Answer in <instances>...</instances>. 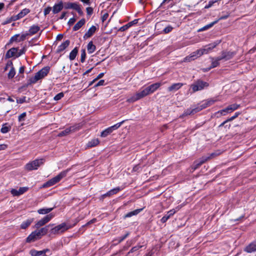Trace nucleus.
<instances>
[{
    "mask_svg": "<svg viewBox=\"0 0 256 256\" xmlns=\"http://www.w3.org/2000/svg\"><path fill=\"white\" fill-rule=\"evenodd\" d=\"M70 170V168H68L67 170L60 172L56 176L44 183L42 186V188H48L56 184L59 182L62 178L66 176L68 172Z\"/></svg>",
    "mask_w": 256,
    "mask_h": 256,
    "instance_id": "obj_1",
    "label": "nucleus"
},
{
    "mask_svg": "<svg viewBox=\"0 0 256 256\" xmlns=\"http://www.w3.org/2000/svg\"><path fill=\"white\" fill-rule=\"evenodd\" d=\"M72 228V226L62 222L54 227H52L50 230V234H58L63 233L68 230Z\"/></svg>",
    "mask_w": 256,
    "mask_h": 256,
    "instance_id": "obj_2",
    "label": "nucleus"
},
{
    "mask_svg": "<svg viewBox=\"0 0 256 256\" xmlns=\"http://www.w3.org/2000/svg\"><path fill=\"white\" fill-rule=\"evenodd\" d=\"M44 162V158L36 159L28 163L25 167L28 170H37L40 166L42 165Z\"/></svg>",
    "mask_w": 256,
    "mask_h": 256,
    "instance_id": "obj_3",
    "label": "nucleus"
},
{
    "mask_svg": "<svg viewBox=\"0 0 256 256\" xmlns=\"http://www.w3.org/2000/svg\"><path fill=\"white\" fill-rule=\"evenodd\" d=\"M208 86L209 84L208 82H204L200 80H198L192 84L190 87L192 88L193 92H196L198 90H201L204 88L208 87Z\"/></svg>",
    "mask_w": 256,
    "mask_h": 256,
    "instance_id": "obj_4",
    "label": "nucleus"
},
{
    "mask_svg": "<svg viewBox=\"0 0 256 256\" xmlns=\"http://www.w3.org/2000/svg\"><path fill=\"white\" fill-rule=\"evenodd\" d=\"M148 94L147 89L146 88L143 90H140L139 92H137L134 96L128 98V102H133Z\"/></svg>",
    "mask_w": 256,
    "mask_h": 256,
    "instance_id": "obj_5",
    "label": "nucleus"
},
{
    "mask_svg": "<svg viewBox=\"0 0 256 256\" xmlns=\"http://www.w3.org/2000/svg\"><path fill=\"white\" fill-rule=\"evenodd\" d=\"M126 120H124L121 122L114 124L112 126L108 128L101 132L100 136L102 138L107 136L108 135L110 134L114 130L118 128Z\"/></svg>",
    "mask_w": 256,
    "mask_h": 256,
    "instance_id": "obj_6",
    "label": "nucleus"
},
{
    "mask_svg": "<svg viewBox=\"0 0 256 256\" xmlns=\"http://www.w3.org/2000/svg\"><path fill=\"white\" fill-rule=\"evenodd\" d=\"M54 215L52 213L47 214L37 222L34 227L37 229L39 228L40 226H43L46 224L50 222L54 217Z\"/></svg>",
    "mask_w": 256,
    "mask_h": 256,
    "instance_id": "obj_7",
    "label": "nucleus"
},
{
    "mask_svg": "<svg viewBox=\"0 0 256 256\" xmlns=\"http://www.w3.org/2000/svg\"><path fill=\"white\" fill-rule=\"evenodd\" d=\"M40 233L36 230L32 232L26 238V242L28 243H30L34 242L37 240H38L42 238L40 234Z\"/></svg>",
    "mask_w": 256,
    "mask_h": 256,
    "instance_id": "obj_8",
    "label": "nucleus"
},
{
    "mask_svg": "<svg viewBox=\"0 0 256 256\" xmlns=\"http://www.w3.org/2000/svg\"><path fill=\"white\" fill-rule=\"evenodd\" d=\"M208 54V51H206L204 48L198 50L196 51L192 52L188 58H186V59L188 58V60H194L196 58L202 56L204 54Z\"/></svg>",
    "mask_w": 256,
    "mask_h": 256,
    "instance_id": "obj_9",
    "label": "nucleus"
},
{
    "mask_svg": "<svg viewBox=\"0 0 256 256\" xmlns=\"http://www.w3.org/2000/svg\"><path fill=\"white\" fill-rule=\"evenodd\" d=\"M236 54L234 52L223 50L221 52V56H220L222 60L226 61L232 59Z\"/></svg>",
    "mask_w": 256,
    "mask_h": 256,
    "instance_id": "obj_10",
    "label": "nucleus"
},
{
    "mask_svg": "<svg viewBox=\"0 0 256 256\" xmlns=\"http://www.w3.org/2000/svg\"><path fill=\"white\" fill-rule=\"evenodd\" d=\"M208 160V158H201L198 160H195L192 166L193 171L198 168L201 165Z\"/></svg>",
    "mask_w": 256,
    "mask_h": 256,
    "instance_id": "obj_11",
    "label": "nucleus"
},
{
    "mask_svg": "<svg viewBox=\"0 0 256 256\" xmlns=\"http://www.w3.org/2000/svg\"><path fill=\"white\" fill-rule=\"evenodd\" d=\"M50 67L49 66H46L43 68L42 69L40 70L36 74L40 78V80L44 78L49 73L50 70Z\"/></svg>",
    "mask_w": 256,
    "mask_h": 256,
    "instance_id": "obj_12",
    "label": "nucleus"
},
{
    "mask_svg": "<svg viewBox=\"0 0 256 256\" xmlns=\"http://www.w3.org/2000/svg\"><path fill=\"white\" fill-rule=\"evenodd\" d=\"M18 50V48H12L8 50L5 55V59L10 58L13 56L16 58L17 52Z\"/></svg>",
    "mask_w": 256,
    "mask_h": 256,
    "instance_id": "obj_13",
    "label": "nucleus"
},
{
    "mask_svg": "<svg viewBox=\"0 0 256 256\" xmlns=\"http://www.w3.org/2000/svg\"><path fill=\"white\" fill-rule=\"evenodd\" d=\"M162 85V83L161 82H156L147 86L146 88L147 89L148 94H150L154 92Z\"/></svg>",
    "mask_w": 256,
    "mask_h": 256,
    "instance_id": "obj_14",
    "label": "nucleus"
},
{
    "mask_svg": "<svg viewBox=\"0 0 256 256\" xmlns=\"http://www.w3.org/2000/svg\"><path fill=\"white\" fill-rule=\"evenodd\" d=\"M54 226V224H49L46 226L37 230L39 232V233H40V236H41L42 237V236L46 235L48 232H50V228Z\"/></svg>",
    "mask_w": 256,
    "mask_h": 256,
    "instance_id": "obj_15",
    "label": "nucleus"
},
{
    "mask_svg": "<svg viewBox=\"0 0 256 256\" xmlns=\"http://www.w3.org/2000/svg\"><path fill=\"white\" fill-rule=\"evenodd\" d=\"M97 28L94 26H92L88 30V31L84 34V38L87 39L90 38L96 32Z\"/></svg>",
    "mask_w": 256,
    "mask_h": 256,
    "instance_id": "obj_16",
    "label": "nucleus"
},
{
    "mask_svg": "<svg viewBox=\"0 0 256 256\" xmlns=\"http://www.w3.org/2000/svg\"><path fill=\"white\" fill-rule=\"evenodd\" d=\"M176 212L174 209H172L166 212V214L161 218L160 221L162 223H165L170 216H173Z\"/></svg>",
    "mask_w": 256,
    "mask_h": 256,
    "instance_id": "obj_17",
    "label": "nucleus"
},
{
    "mask_svg": "<svg viewBox=\"0 0 256 256\" xmlns=\"http://www.w3.org/2000/svg\"><path fill=\"white\" fill-rule=\"evenodd\" d=\"M64 8L63 2L60 1L58 4H56L52 8V12L54 14H58Z\"/></svg>",
    "mask_w": 256,
    "mask_h": 256,
    "instance_id": "obj_18",
    "label": "nucleus"
},
{
    "mask_svg": "<svg viewBox=\"0 0 256 256\" xmlns=\"http://www.w3.org/2000/svg\"><path fill=\"white\" fill-rule=\"evenodd\" d=\"M70 44V40H66L60 46H59L56 50V53H60L64 51L66 48H67Z\"/></svg>",
    "mask_w": 256,
    "mask_h": 256,
    "instance_id": "obj_19",
    "label": "nucleus"
},
{
    "mask_svg": "<svg viewBox=\"0 0 256 256\" xmlns=\"http://www.w3.org/2000/svg\"><path fill=\"white\" fill-rule=\"evenodd\" d=\"M184 86V84L181 82L174 83L168 88L169 92H176Z\"/></svg>",
    "mask_w": 256,
    "mask_h": 256,
    "instance_id": "obj_20",
    "label": "nucleus"
},
{
    "mask_svg": "<svg viewBox=\"0 0 256 256\" xmlns=\"http://www.w3.org/2000/svg\"><path fill=\"white\" fill-rule=\"evenodd\" d=\"M244 250L248 253L256 251V242H252L246 246Z\"/></svg>",
    "mask_w": 256,
    "mask_h": 256,
    "instance_id": "obj_21",
    "label": "nucleus"
},
{
    "mask_svg": "<svg viewBox=\"0 0 256 256\" xmlns=\"http://www.w3.org/2000/svg\"><path fill=\"white\" fill-rule=\"evenodd\" d=\"M221 40H217L214 42L210 44L208 46H205L204 48V49L208 51V53L210 51L212 50L213 48H216L218 44H219L221 42Z\"/></svg>",
    "mask_w": 256,
    "mask_h": 256,
    "instance_id": "obj_22",
    "label": "nucleus"
},
{
    "mask_svg": "<svg viewBox=\"0 0 256 256\" xmlns=\"http://www.w3.org/2000/svg\"><path fill=\"white\" fill-rule=\"evenodd\" d=\"M82 126L83 124L80 122L68 127L69 130H70V134L79 130L82 128Z\"/></svg>",
    "mask_w": 256,
    "mask_h": 256,
    "instance_id": "obj_23",
    "label": "nucleus"
},
{
    "mask_svg": "<svg viewBox=\"0 0 256 256\" xmlns=\"http://www.w3.org/2000/svg\"><path fill=\"white\" fill-rule=\"evenodd\" d=\"M78 5V4L76 2H67L64 4V8L65 9H72L74 10Z\"/></svg>",
    "mask_w": 256,
    "mask_h": 256,
    "instance_id": "obj_24",
    "label": "nucleus"
},
{
    "mask_svg": "<svg viewBox=\"0 0 256 256\" xmlns=\"http://www.w3.org/2000/svg\"><path fill=\"white\" fill-rule=\"evenodd\" d=\"M212 64H211V68H214L220 65V61L222 60L220 56L216 57L215 58H212Z\"/></svg>",
    "mask_w": 256,
    "mask_h": 256,
    "instance_id": "obj_25",
    "label": "nucleus"
},
{
    "mask_svg": "<svg viewBox=\"0 0 256 256\" xmlns=\"http://www.w3.org/2000/svg\"><path fill=\"white\" fill-rule=\"evenodd\" d=\"M86 20L85 19L82 18L80 21H78L73 27V30L76 31L78 30L80 28H82L85 24Z\"/></svg>",
    "mask_w": 256,
    "mask_h": 256,
    "instance_id": "obj_26",
    "label": "nucleus"
},
{
    "mask_svg": "<svg viewBox=\"0 0 256 256\" xmlns=\"http://www.w3.org/2000/svg\"><path fill=\"white\" fill-rule=\"evenodd\" d=\"M78 47H75L70 52V55H69V59L70 60H74L76 58L78 54Z\"/></svg>",
    "mask_w": 256,
    "mask_h": 256,
    "instance_id": "obj_27",
    "label": "nucleus"
},
{
    "mask_svg": "<svg viewBox=\"0 0 256 256\" xmlns=\"http://www.w3.org/2000/svg\"><path fill=\"white\" fill-rule=\"evenodd\" d=\"M40 80V78L36 73L35 76L33 77L30 78L28 81L26 86H29L32 84H36L38 80Z\"/></svg>",
    "mask_w": 256,
    "mask_h": 256,
    "instance_id": "obj_28",
    "label": "nucleus"
},
{
    "mask_svg": "<svg viewBox=\"0 0 256 256\" xmlns=\"http://www.w3.org/2000/svg\"><path fill=\"white\" fill-rule=\"evenodd\" d=\"M40 30V28L38 26L32 25L30 28L28 30L30 35H33L37 33Z\"/></svg>",
    "mask_w": 256,
    "mask_h": 256,
    "instance_id": "obj_29",
    "label": "nucleus"
},
{
    "mask_svg": "<svg viewBox=\"0 0 256 256\" xmlns=\"http://www.w3.org/2000/svg\"><path fill=\"white\" fill-rule=\"evenodd\" d=\"M142 210V208H139L136 209L134 210H133L132 212H130L128 213H127L126 214L124 215V218H130L131 216H134L137 215L138 214H139Z\"/></svg>",
    "mask_w": 256,
    "mask_h": 256,
    "instance_id": "obj_30",
    "label": "nucleus"
},
{
    "mask_svg": "<svg viewBox=\"0 0 256 256\" xmlns=\"http://www.w3.org/2000/svg\"><path fill=\"white\" fill-rule=\"evenodd\" d=\"M218 22V20H214V22H212L210 24H208L206 25L205 26H203L201 28L199 29L198 31V32H202V31L206 30L211 28L215 24H217Z\"/></svg>",
    "mask_w": 256,
    "mask_h": 256,
    "instance_id": "obj_31",
    "label": "nucleus"
},
{
    "mask_svg": "<svg viewBox=\"0 0 256 256\" xmlns=\"http://www.w3.org/2000/svg\"><path fill=\"white\" fill-rule=\"evenodd\" d=\"M87 50L88 54L93 53L96 50V46L93 44L92 41L90 42L87 46Z\"/></svg>",
    "mask_w": 256,
    "mask_h": 256,
    "instance_id": "obj_32",
    "label": "nucleus"
},
{
    "mask_svg": "<svg viewBox=\"0 0 256 256\" xmlns=\"http://www.w3.org/2000/svg\"><path fill=\"white\" fill-rule=\"evenodd\" d=\"M30 12V10L28 8H24L20 12L17 14V16L19 19L24 17L26 15L28 14Z\"/></svg>",
    "mask_w": 256,
    "mask_h": 256,
    "instance_id": "obj_33",
    "label": "nucleus"
},
{
    "mask_svg": "<svg viewBox=\"0 0 256 256\" xmlns=\"http://www.w3.org/2000/svg\"><path fill=\"white\" fill-rule=\"evenodd\" d=\"M53 209H54V208H42L39 209L38 210V212L39 214H48L49 212H50Z\"/></svg>",
    "mask_w": 256,
    "mask_h": 256,
    "instance_id": "obj_34",
    "label": "nucleus"
},
{
    "mask_svg": "<svg viewBox=\"0 0 256 256\" xmlns=\"http://www.w3.org/2000/svg\"><path fill=\"white\" fill-rule=\"evenodd\" d=\"M99 144V140L98 138L93 139L91 141L88 142L87 144V146L88 148H92L97 146Z\"/></svg>",
    "mask_w": 256,
    "mask_h": 256,
    "instance_id": "obj_35",
    "label": "nucleus"
},
{
    "mask_svg": "<svg viewBox=\"0 0 256 256\" xmlns=\"http://www.w3.org/2000/svg\"><path fill=\"white\" fill-rule=\"evenodd\" d=\"M43 253L44 252L42 250L38 251L34 249H32L30 251V254L32 256H43Z\"/></svg>",
    "mask_w": 256,
    "mask_h": 256,
    "instance_id": "obj_36",
    "label": "nucleus"
},
{
    "mask_svg": "<svg viewBox=\"0 0 256 256\" xmlns=\"http://www.w3.org/2000/svg\"><path fill=\"white\" fill-rule=\"evenodd\" d=\"M18 18L17 16V15H16V16H12L10 18H6V21H4L3 23L4 24H10V23L11 22H13V21H16V20H18Z\"/></svg>",
    "mask_w": 256,
    "mask_h": 256,
    "instance_id": "obj_37",
    "label": "nucleus"
},
{
    "mask_svg": "<svg viewBox=\"0 0 256 256\" xmlns=\"http://www.w3.org/2000/svg\"><path fill=\"white\" fill-rule=\"evenodd\" d=\"M70 134V130H69L68 128H66L64 130L60 132L58 134V136L59 137H62L64 136H66Z\"/></svg>",
    "mask_w": 256,
    "mask_h": 256,
    "instance_id": "obj_38",
    "label": "nucleus"
},
{
    "mask_svg": "<svg viewBox=\"0 0 256 256\" xmlns=\"http://www.w3.org/2000/svg\"><path fill=\"white\" fill-rule=\"evenodd\" d=\"M32 222V220H28L24 222L20 226V228L22 229H26L27 228L28 226H30Z\"/></svg>",
    "mask_w": 256,
    "mask_h": 256,
    "instance_id": "obj_39",
    "label": "nucleus"
},
{
    "mask_svg": "<svg viewBox=\"0 0 256 256\" xmlns=\"http://www.w3.org/2000/svg\"><path fill=\"white\" fill-rule=\"evenodd\" d=\"M16 74L15 68L14 66H12L10 72L8 73V77L9 79H12Z\"/></svg>",
    "mask_w": 256,
    "mask_h": 256,
    "instance_id": "obj_40",
    "label": "nucleus"
},
{
    "mask_svg": "<svg viewBox=\"0 0 256 256\" xmlns=\"http://www.w3.org/2000/svg\"><path fill=\"white\" fill-rule=\"evenodd\" d=\"M239 107L240 105L234 104L229 105L228 106V110L230 113L233 112L234 110H237Z\"/></svg>",
    "mask_w": 256,
    "mask_h": 256,
    "instance_id": "obj_41",
    "label": "nucleus"
},
{
    "mask_svg": "<svg viewBox=\"0 0 256 256\" xmlns=\"http://www.w3.org/2000/svg\"><path fill=\"white\" fill-rule=\"evenodd\" d=\"M192 112V108H188L182 114V115L180 116V118H184V116L194 114Z\"/></svg>",
    "mask_w": 256,
    "mask_h": 256,
    "instance_id": "obj_42",
    "label": "nucleus"
},
{
    "mask_svg": "<svg viewBox=\"0 0 256 256\" xmlns=\"http://www.w3.org/2000/svg\"><path fill=\"white\" fill-rule=\"evenodd\" d=\"M227 113H230V112L228 110V107H226V108H225L224 109H222V110L218 111L216 112V114H220V116H224Z\"/></svg>",
    "mask_w": 256,
    "mask_h": 256,
    "instance_id": "obj_43",
    "label": "nucleus"
},
{
    "mask_svg": "<svg viewBox=\"0 0 256 256\" xmlns=\"http://www.w3.org/2000/svg\"><path fill=\"white\" fill-rule=\"evenodd\" d=\"M142 246L138 244L136 246L132 247L130 250L128 252V254H130V253L134 252L137 250H138L140 248H142Z\"/></svg>",
    "mask_w": 256,
    "mask_h": 256,
    "instance_id": "obj_44",
    "label": "nucleus"
},
{
    "mask_svg": "<svg viewBox=\"0 0 256 256\" xmlns=\"http://www.w3.org/2000/svg\"><path fill=\"white\" fill-rule=\"evenodd\" d=\"M86 58V52L85 49L81 50L80 62L83 63L84 62Z\"/></svg>",
    "mask_w": 256,
    "mask_h": 256,
    "instance_id": "obj_45",
    "label": "nucleus"
},
{
    "mask_svg": "<svg viewBox=\"0 0 256 256\" xmlns=\"http://www.w3.org/2000/svg\"><path fill=\"white\" fill-rule=\"evenodd\" d=\"M10 130V127L3 125L0 130V132L2 134H6V133L8 132Z\"/></svg>",
    "mask_w": 256,
    "mask_h": 256,
    "instance_id": "obj_46",
    "label": "nucleus"
},
{
    "mask_svg": "<svg viewBox=\"0 0 256 256\" xmlns=\"http://www.w3.org/2000/svg\"><path fill=\"white\" fill-rule=\"evenodd\" d=\"M230 16V14L228 12H225V14L221 16H220V18L216 20H218V22L220 20H226L227 18H228Z\"/></svg>",
    "mask_w": 256,
    "mask_h": 256,
    "instance_id": "obj_47",
    "label": "nucleus"
},
{
    "mask_svg": "<svg viewBox=\"0 0 256 256\" xmlns=\"http://www.w3.org/2000/svg\"><path fill=\"white\" fill-rule=\"evenodd\" d=\"M28 190V187H20L18 190L20 196L26 192Z\"/></svg>",
    "mask_w": 256,
    "mask_h": 256,
    "instance_id": "obj_48",
    "label": "nucleus"
},
{
    "mask_svg": "<svg viewBox=\"0 0 256 256\" xmlns=\"http://www.w3.org/2000/svg\"><path fill=\"white\" fill-rule=\"evenodd\" d=\"M26 48L25 47H24L22 49L20 50L18 52H17L16 58H18L22 56V54H25L26 52Z\"/></svg>",
    "mask_w": 256,
    "mask_h": 256,
    "instance_id": "obj_49",
    "label": "nucleus"
},
{
    "mask_svg": "<svg viewBox=\"0 0 256 256\" xmlns=\"http://www.w3.org/2000/svg\"><path fill=\"white\" fill-rule=\"evenodd\" d=\"M172 29L173 28L171 26H168L164 29L163 32L164 34H168L170 32Z\"/></svg>",
    "mask_w": 256,
    "mask_h": 256,
    "instance_id": "obj_50",
    "label": "nucleus"
},
{
    "mask_svg": "<svg viewBox=\"0 0 256 256\" xmlns=\"http://www.w3.org/2000/svg\"><path fill=\"white\" fill-rule=\"evenodd\" d=\"M64 96V94L63 92H60L58 94L55 96L54 97V100H60L62 98H63Z\"/></svg>",
    "mask_w": 256,
    "mask_h": 256,
    "instance_id": "obj_51",
    "label": "nucleus"
},
{
    "mask_svg": "<svg viewBox=\"0 0 256 256\" xmlns=\"http://www.w3.org/2000/svg\"><path fill=\"white\" fill-rule=\"evenodd\" d=\"M130 235L129 232H126V233L122 236L120 237L118 239V242L120 243L124 240L128 236Z\"/></svg>",
    "mask_w": 256,
    "mask_h": 256,
    "instance_id": "obj_52",
    "label": "nucleus"
},
{
    "mask_svg": "<svg viewBox=\"0 0 256 256\" xmlns=\"http://www.w3.org/2000/svg\"><path fill=\"white\" fill-rule=\"evenodd\" d=\"M130 24H128V23L124 26H121L119 29H118V31H120V32H124L126 30H127L128 28H130Z\"/></svg>",
    "mask_w": 256,
    "mask_h": 256,
    "instance_id": "obj_53",
    "label": "nucleus"
},
{
    "mask_svg": "<svg viewBox=\"0 0 256 256\" xmlns=\"http://www.w3.org/2000/svg\"><path fill=\"white\" fill-rule=\"evenodd\" d=\"M112 196V194H111V192H110V191L109 190L108 192L100 196V200H103L106 198V197L107 196Z\"/></svg>",
    "mask_w": 256,
    "mask_h": 256,
    "instance_id": "obj_54",
    "label": "nucleus"
},
{
    "mask_svg": "<svg viewBox=\"0 0 256 256\" xmlns=\"http://www.w3.org/2000/svg\"><path fill=\"white\" fill-rule=\"evenodd\" d=\"M192 112H193V114H194L200 112V110H202V108L200 105L194 108H192Z\"/></svg>",
    "mask_w": 256,
    "mask_h": 256,
    "instance_id": "obj_55",
    "label": "nucleus"
},
{
    "mask_svg": "<svg viewBox=\"0 0 256 256\" xmlns=\"http://www.w3.org/2000/svg\"><path fill=\"white\" fill-rule=\"evenodd\" d=\"M26 102V97L22 96L20 98H16V102L18 104H23Z\"/></svg>",
    "mask_w": 256,
    "mask_h": 256,
    "instance_id": "obj_56",
    "label": "nucleus"
},
{
    "mask_svg": "<svg viewBox=\"0 0 256 256\" xmlns=\"http://www.w3.org/2000/svg\"><path fill=\"white\" fill-rule=\"evenodd\" d=\"M216 2V0H211V1H210L208 4L206 5L205 6H204V8L206 9H208V8H210V7H212V5L214 4V3H215Z\"/></svg>",
    "mask_w": 256,
    "mask_h": 256,
    "instance_id": "obj_57",
    "label": "nucleus"
},
{
    "mask_svg": "<svg viewBox=\"0 0 256 256\" xmlns=\"http://www.w3.org/2000/svg\"><path fill=\"white\" fill-rule=\"evenodd\" d=\"M26 116V112H24L22 113V114H20L18 116V120H19V122L24 121V118Z\"/></svg>",
    "mask_w": 256,
    "mask_h": 256,
    "instance_id": "obj_58",
    "label": "nucleus"
},
{
    "mask_svg": "<svg viewBox=\"0 0 256 256\" xmlns=\"http://www.w3.org/2000/svg\"><path fill=\"white\" fill-rule=\"evenodd\" d=\"M120 188L119 187H117L116 188H113L110 190V192H111L112 195L116 194L118 193L120 190Z\"/></svg>",
    "mask_w": 256,
    "mask_h": 256,
    "instance_id": "obj_59",
    "label": "nucleus"
},
{
    "mask_svg": "<svg viewBox=\"0 0 256 256\" xmlns=\"http://www.w3.org/2000/svg\"><path fill=\"white\" fill-rule=\"evenodd\" d=\"M240 114V112H236L234 116L228 118V120H230V122L236 118Z\"/></svg>",
    "mask_w": 256,
    "mask_h": 256,
    "instance_id": "obj_60",
    "label": "nucleus"
},
{
    "mask_svg": "<svg viewBox=\"0 0 256 256\" xmlns=\"http://www.w3.org/2000/svg\"><path fill=\"white\" fill-rule=\"evenodd\" d=\"M87 14L90 16L93 13V8L91 7H88L86 8Z\"/></svg>",
    "mask_w": 256,
    "mask_h": 256,
    "instance_id": "obj_61",
    "label": "nucleus"
},
{
    "mask_svg": "<svg viewBox=\"0 0 256 256\" xmlns=\"http://www.w3.org/2000/svg\"><path fill=\"white\" fill-rule=\"evenodd\" d=\"M10 192L11 194L14 196H20V194H19V192H18V190H16V189H12V190H10Z\"/></svg>",
    "mask_w": 256,
    "mask_h": 256,
    "instance_id": "obj_62",
    "label": "nucleus"
},
{
    "mask_svg": "<svg viewBox=\"0 0 256 256\" xmlns=\"http://www.w3.org/2000/svg\"><path fill=\"white\" fill-rule=\"evenodd\" d=\"M12 66H13L12 62L11 60H9L6 64V66L4 68V70L6 71L8 70V68L10 67L11 68Z\"/></svg>",
    "mask_w": 256,
    "mask_h": 256,
    "instance_id": "obj_63",
    "label": "nucleus"
},
{
    "mask_svg": "<svg viewBox=\"0 0 256 256\" xmlns=\"http://www.w3.org/2000/svg\"><path fill=\"white\" fill-rule=\"evenodd\" d=\"M206 104H207L208 106H210L214 103V102H216V100H213V99H210V100H206Z\"/></svg>",
    "mask_w": 256,
    "mask_h": 256,
    "instance_id": "obj_64",
    "label": "nucleus"
}]
</instances>
